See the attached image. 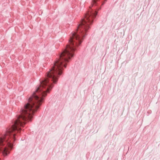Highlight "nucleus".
Listing matches in <instances>:
<instances>
[{"label": "nucleus", "mask_w": 160, "mask_h": 160, "mask_svg": "<svg viewBox=\"0 0 160 160\" xmlns=\"http://www.w3.org/2000/svg\"><path fill=\"white\" fill-rule=\"evenodd\" d=\"M41 105H24L19 110L17 119L12 126L0 136V152L4 156H7L12 148L16 133L22 129L27 121L31 120L34 114Z\"/></svg>", "instance_id": "1"}, {"label": "nucleus", "mask_w": 160, "mask_h": 160, "mask_svg": "<svg viewBox=\"0 0 160 160\" xmlns=\"http://www.w3.org/2000/svg\"><path fill=\"white\" fill-rule=\"evenodd\" d=\"M101 7H100V8H99L98 9V10H99V9H101Z\"/></svg>", "instance_id": "2"}]
</instances>
